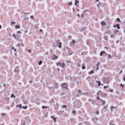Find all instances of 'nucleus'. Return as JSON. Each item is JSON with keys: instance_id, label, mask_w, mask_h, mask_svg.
<instances>
[{"instance_id": "obj_1", "label": "nucleus", "mask_w": 125, "mask_h": 125, "mask_svg": "<svg viewBox=\"0 0 125 125\" xmlns=\"http://www.w3.org/2000/svg\"><path fill=\"white\" fill-rule=\"evenodd\" d=\"M62 88H65L66 89L68 90L67 87L68 86L67 84L66 83H64L61 85Z\"/></svg>"}, {"instance_id": "obj_2", "label": "nucleus", "mask_w": 125, "mask_h": 125, "mask_svg": "<svg viewBox=\"0 0 125 125\" xmlns=\"http://www.w3.org/2000/svg\"><path fill=\"white\" fill-rule=\"evenodd\" d=\"M100 102L101 103V105H104L105 104V101H103L101 99H100Z\"/></svg>"}, {"instance_id": "obj_3", "label": "nucleus", "mask_w": 125, "mask_h": 125, "mask_svg": "<svg viewBox=\"0 0 125 125\" xmlns=\"http://www.w3.org/2000/svg\"><path fill=\"white\" fill-rule=\"evenodd\" d=\"M54 87L55 88H58V84L56 82H54Z\"/></svg>"}, {"instance_id": "obj_4", "label": "nucleus", "mask_w": 125, "mask_h": 125, "mask_svg": "<svg viewBox=\"0 0 125 125\" xmlns=\"http://www.w3.org/2000/svg\"><path fill=\"white\" fill-rule=\"evenodd\" d=\"M76 42V41L74 39L73 40V41L71 42V44H72V45H74L75 44V43Z\"/></svg>"}, {"instance_id": "obj_5", "label": "nucleus", "mask_w": 125, "mask_h": 125, "mask_svg": "<svg viewBox=\"0 0 125 125\" xmlns=\"http://www.w3.org/2000/svg\"><path fill=\"white\" fill-rule=\"evenodd\" d=\"M105 22H101V24L102 26H104L105 25Z\"/></svg>"}, {"instance_id": "obj_6", "label": "nucleus", "mask_w": 125, "mask_h": 125, "mask_svg": "<svg viewBox=\"0 0 125 125\" xmlns=\"http://www.w3.org/2000/svg\"><path fill=\"white\" fill-rule=\"evenodd\" d=\"M62 63H61V62H57L56 63V65L57 66L61 65H62Z\"/></svg>"}, {"instance_id": "obj_7", "label": "nucleus", "mask_w": 125, "mask_h": 125, "mask_svg": "<svg viewBox=\"0 0 125 125\" xmlns=\"http://www.w3.org/2000/svg\"><path fill=\"white\" fill-rule=\"evenodd\" d=\"M116 107L113 106H111L110 107V109H111V110L112 111H113V110L115 108V107Z\"/></svg>"}, {"instance_id": "obj_8", "label": "nucleus", "mask_w": 125, "mask_h": 125, "mask_svg": "<svg viewBox=\"0 0 125 125\" xmlns=\"http://www.w3.org/2000/svg\"><path fill=\"white\" fill-rule=\"evenodd\" d=\"M61 66L62 68H64L65 67V64L64 63H62V65H61Z\"/></svg>"}, {"instance_id": "obj_9", "label": "nucleus", "mask_w": 125, "mask_h": 125, "mask_svg": "<svg viewBox=\"0 0 125 125\" xmlns=\"http://www.w3.org/2000/svg\"><path fill=\"white\" fill-rule=\"evenodd\" d=\"M15 27L16 29H18L19 28H20V26H19L16 25Z\"/></svg>"}, {"instance_id": "obj_10", "label": "nucleus", "mask_w": 125, "mask_h": 125, "mask_svg": "<svg viewBox=\"0 0 125 125\" xmlns=\"http://www.w3.org/2000/svg\"><path fill=\"white\" fill-rule=\"evenodd\" d=\"M104 39L106 40H107L108 39L107 38V37L106 36H104Z\"/></svg>"}, {"instance_id": "obj_11", "label": "nucleus", "mask_w": 125, "mask_h": 125, "mask_svg": "<svg viewBox=\"0 0 125 125\" xmlns=\"http://www.w3.org/2000/svg\"><path fill=\"white\" fill-rule=\"evenodd\" d=\"M116 26L117 27V29H120V27L119 26V24L116 25Z\"/></svg>"}, {"instance_id": "obj_12", "label": "nucleus", "mask_w": 125, "mask_h": 125, "mask_svg": "<svg viewBox=\"0 0 125 125\" xmlns=\"http://www.w3.org/2000/svg\"><path fill=\"white\" fill-rule=\"evenodd\" d=\"M94 72L93 70H92L91 71H90V72H89V73L90 74H92V73H93Z\"/></svg>"}, {"instance_id": "obj_13", "label": "nucleus", "mask_w": 125, "mask_h": 125, "mask_svg": "<svg viewBox=\"0 0 125 125\" xmlns=\"http://www.w3.org/2000/svg\"><path fill=\"white\" fill-rule=\"evenodd\" d=\"M42 63V61H40L38 63V64L40 65Z\"/></svg>"}, {"instance_id": "obj_14", "label": "nucleus", "mask_w": 125, "mask_h": 125, "mask_svg": "<svg viewBox=\"0 0 125 125\" xmlns=\"http://www.w3.org/2000/svg\"><path fill=\"white\" fill-rule=\"evenodd\" d=\"M14 49V47H12V49L13 50H14V51H15V52L16 51V49Z\"/></svg>"}, {"instance_id": "obj_15", "label": "nucleus", "mask_w": 125, "mask_h": 125, "mask_svg": "<svg viewBox=\"0 0 125 125\" xmlns=\"http://www.w3.org/2000/svg\"><path fill=\"white\" fill-rule=\"evenodd\" d=\"M27 107V106H25L24 107L23 106L22 107L24 109H26Z\"/></svg>"}, {"instance_id": "obj_16", "label": "nucleus", "mask_w": 125, "mask_h": 125, "mask_svg": "<svg viewBox=\"0 0 125 125\" xmlns=\"http://www.w3.org/2000/svg\"><path fill=\"white\" fill-rule=\"evenodd\" d=\"M72 4V3L71 2H69L68 3V4L69 5H71Z\"/></svg>"}, {"instance_id": "obj_17", "label": "nucleus", "mask_w": 125, "mask_h": 125, "mask_svg": "<svg viewBox=\"0 0 125 125\" xmlns=\"http://www.w3.org/2000/svg\"><path fill=\"white\" fill-rule=\"evenodd\" d=\"M98 86H100V81H99L98 82Z\"/></svg>"}, {"instance_id": "obj_18", "label": "nucleus", "mask_w": 125, "mask_h": 125, "mask_svg": "<svg viewBox=\"0 0 125 125\" xmlns=\"http://www.w3.org/2000/svg\"><path fill=\"white\" fill-rule=\"evenodd\" d=\"M55 56V55H53V56L52 57V60H55L54 59V58L53 57H54Z\"/></svg>"}, {"instance_id": "obj_19", "label": "nucleus", "mask_w": 125, "mask_h": 125, "mask_svg": "<svg viewBox=\"0 0 125 125\" xmlns=\"http://www.w3.org/2000/svg\"><path fill=\"white\" fill-rule=\"evenodd\" d=\"M53 119L54 121V122H56V118H53Z\"/></svg>"}, {"instance_id": "obj_20", "label": "nucleus", "mask_w": 125, "mask_h": 125, "mask_svg": "<svg viewBox=\"0 0 125 125\" xmlns=\"http://www.w3.org/2000/svg\"><path fill=\"white\" fill-rule=\"evenodd\" d=\"M30 18L31 19H34L33 16H31L30 17Z\"/></svg>"}, {"instance_id": "obj_21", "label": "nucleus", "mask_w": 125, "mask_h": 125, "mask_svg": "<svg viewBox=\"0 0 125 125\" xmlns=\"http://www.w3.org/2000/svg\"><path fill=\"white\" fill-rule=\"evenodd\" d=\"M15 23V21H13V22L11 23L10 24L11 25H12L14 23Z\"/></svg>"}, {"instance_id": "obj_22", "label": "nucleus", "mask_w": 125, "mask_h": 125, "mask_svg": "<svg viewBox=\"0 0 125 125\" xmlns=\"http://www.w3.org/2000/svg\"><path fill=\"white\" fill-rule=\"evenodd\" d=\"M83 66H82V68L83 69H85V68L83 66V64H82Z\"/></svg>"}, {"instance_id": "obj_23", "label": "nucleus", "mask_w": 125, "mask_h": 125, "mask_svg": "<svg viewBox=\"0 0 125 125\" xmlns=\"http://www.w3.org/2000/svg\"><path fill=\"white\" fill-rule=\"evenodd\" d=\"M117 21H118L119 22H120L121 21L120 20L119 18H117Z\"/></svg>"}, {"instance_id": "obj_24", "label": "nucleus", "mask_w": 125, "mask_h": 125, "mask_svg": "<svg viewBox=\"0 0 125 125\" xmlns=\"http://www.w3.org/2000/svg\"><path fill=\"white\" fill-rule=\"evenodd\" d=\"M99 112L98 111H97L96 112V114H99Z\"/></svg>"}, {"instance_id": "obj_25", "label": "nucleus", "mask_w": 125, "mask_h": 125, "mask_svg": "<svg viewBox=\"0 0 125 125\" xmlns=\"http://www.w3.org/2000/svg\"><path fill=\"white\" fill-rule=\"evenodd\" d=\"M109 87V86H104V89H105V88H107L108 87Z\"/></svg>"}, {"instance_id": "obj_26", "label": "nucleus", "mask_w": 125, "mask_h": 125, "mask_svg": "<svg viewBox=\"0 0 125 125\" xmlns=\"http://www.w3.org/2000/svg\"><path fill=\"white\" fill-rule=\"evenodd\" d=\"M97 99L98 100H100V99L99 98V97L98 96H97Z\"/></svg>"}, {"instance_id": "obj_27", "label": "nucleus", "mask_w": 125, "mask_h": 125, "mask_svg": "<svg viewBox=\"0 0 125 125\" xmlns=\"http://www.w3.org/2000/svg\"><path fill=\"white\" fill-rule=\"evenodd\" d=\"M104 48L106 50H107L108 49V48L107 47H104Z\"/></svg>"}, {"instance_id": "obj_28", "label": "nucleus", "mask_w": 125, "mask_h": 125, "mask_svg": "<svg viewBox=\"0 0 125 125\" xmlns=\"http://www.w3.org/2000/svg\"><path fill=\"white\" fill-rule=\"evenodd\" d=\"M75 2L76 3H79V1L76 0H75Z\"/></svg>"}, {"instance_id": "obj_29", "label": "nucleus", "mask_w": 125, "mask_h": 125, "mask_svg": "<svg viewBox=\"0 0 125 125\" xmlns=\"http://www.w3.org/2000/svg\"><path fill=\"white\" fill-rule=\"evenodd\" d=\"M72 112L73 113H75V111L73 110L72 111Z\"/></svg>"}, {"instance_id": "obj_30", "label": "nucleus", "mask_w": 125, "mask_h": 125, "mask_svg": "<svg viewBox=\"0 0 125 125\" xmlns=\"http://www.w3.org/2000/svg\"><path fill=\"white\" fill-rule=\"evenodd\" d=\"M60 41L59 40H56V42H59Z\"/></svg>"}, {"instance_id": "obj_31", "label": "nucleus", "mask_w": 125, "mask_h": 125, "mask_svg": "<svg viewBox=\"0 0 125 125\" xmlns=\"http://www.w3.org/2000/svg\"><path fill=\"white\" fill-rule=\"evenodd\" d=\"M66 106L63 105V106L62 107V108H66Z\"/></svg>"}, {"instance_id": "obj_32", "label": "nucleus", "mask_w": 125, "mask_h": 125, "mask_svg": "<svg viewBox=\"0 0 125 125\" xmlns=\"http://www.w3.org/2000/svg\"><path fill=\"white\" fill-rule=\"evenodd\" d=\"M120 85L121 86H122L123 87H124V85H122L121 83L120 84Z\"/></svg>"}, {"instance_id": "obj_33", "label": "nucleus", "mask_w": 125, "mask_h": 125, "mask_svg": "<svg viewBox=\"0 0 125 125\" xmlns=\"http://www.w3.org/2000/svg\"><path fill=\"white\" fill-rule=\"evenodd\" d=\"M19 107H20V108H21V104H20L19 105Z\"/></svg>"}, {"instance_id": "obj_34", "label": "nucleus", "mask_w": 125, "mask_h": 125, "mask_svg": "<svg viewBox=\"0 0 125 125\" xmlns=\"http://www.w3.org/2000/svg\"><path fill=\"white\" fill-rule=\"evenodd\" d=\"M28 51L29 52H31V50H28Z\"/></svg>"}, {"instance_id": "obj_35", "label": "nucleus", "mask_w": 125, "mask_h": 125, "mask_svg": "<svg viewBox=\"0 0 125 125\" xmlns=\"http://www.w3.org/2000/svg\"><path fill=\"white\" fill-rule=\"evenodd\" d=\"M13 95H14V94H11V95L10 97H11V98H12V97L13 96Z\"/></svg>"}, {"instance_id": "obj_36", "label": "nucleus", "mask_w": 125, "mask_h": 125, "mask_svg": "<svg viewBox=\"0 0 125 125\" xmlns=\"http://www.w3.org/2000/svg\"><path fill=\"white\" fill-rule=\"evenodd\" d=\"M100 55L101 56L102 55V52H100Z\"/></svg>"}, {"instance_id": "obj_37", "label": "nucleus", "mask_w": 125, "mask_h": 125, "mask_svg": "<svg viewBox=\"0 0 125 125\" xmlns=\"http://www.w3.org/2000/svg\"><path fill=\"white\" fill-rule=\"evenodd\" d=\"M17 33H21V32L20 31H17Z\"/></svg>"}, {"instance_id": "obj_38", "label": "nucleus", "mask_w": 125, "mask_h": 125, "mask_svg": "<svg viewBox=\"0 0 125 125\" xmlns=\"http://www.w3.org/2000/svg\"><path fill=\"white\" fill-rule=\"evenodd\" d=\"M109 125H115L114 124H111L110 123Z\"/></svg>"}, {"instance_id": "obj_39", "label": "nucleus", "mask_w": 125, "mask_h": 125, "mask_svg": "<svg viewBox=\"0 0 125 125\" xmlns=\"http://www.w3.org/2000/svg\"><path fill=\"white\" fill-rule=\"evenodd\" d=\"M123 80L125 82V77H124L123 78Z\"/></svg>"}, {"instance_id": "obj_40", "label": "nucleus", "mask_w": 125, "mask_h": 125, "mask_svg": "<svg viewBox=\"0 0 125 125\" xmlns=\"http://www.w3.org/2000/svg\"><path fill=\"white\" fill-rule=\"evenodd\" d=\"M59 47L60 48H61V45H60L59 46Z\"/></svg>"}, {"instance_id": "obj_41", "label": "nucleus", "mask_w": 125, "mask_h": 125, "mask_svg": "<svg viewBox=\"0 0 125 125\" xmlns=\"http://www.w3.org/2000/svg\"><path fill=\"white\" fill-rule=\"evenodd\" d=\"M92 104L94 105V106L95 105V104H94V102H92Z\"/></svg>"}, {"instance_id": "obj_42", "label": "nucleus", "mask_w": 125, "mask_h": 125, "mask_svg": "<svg viewBox=\"0 0 125 125\" xmlns=\"http://www.w3.org/2000/svg\"><path fill=\"white\" fill-rule=\"evenodd\" d=\"M42 107L43 108H44L45 107L44 106H42Z\"/></svg>"}, {"instance_id": "obj_43", "label": "nucleus", "mask_w": 125, "mask_h": 125, "mask_svg": "<svg viewBox=\"0 0 125 125\" xmlns=\"http://www.w3.org/2000/svg\"><path fill=\"white\" fill-rule=\"evenodd\" d=\"M15 34H13V36H15V38H16V36H15Z\"/></svg>"}, {"instance_id": "obj_44", "label": "nucleus", "mask_w": 125, "mask_h": 125, "mask_svg": "<svg viewBox=\"0 0 125 125\" xmlns=\"http://www.w3.org/2000/svg\"><path fill=\"white\" fill-rule=\"evenodd\" d=\"M113 90H110V92H113Z\"/></svg>"}, {"instance_id": "obj_45", "label": "nucleus", "mask_w": 125, "mask_h": 125, "mask_svg": "<svg viewBox=\"0 0 125 125\" xmlns=\"http://www.w3.org/2000/svg\"><path fill=\"white\" fill-rule=\"evenodd\" d=\"M2 28L1 26V25H0V29H1Z\"/></svg>"}, {"instance_id": "obj_46", "label": "nucleus", "mask_w": 125, "mask_h": 125, "mask_svg": "<svg viewBox=\"0 0 125 125\" xmlns=\"http://www.w3.org/2000/svg\"><path fill=\"white\" fill-rule=\"evenodd\" d=\"M59 44H60V45H61L62 44V43H61V42H60V43H59Z\"/></svg>"}, {"instance_id": "obj_47", "label": "nucleus", "mask_w": 125, "mask_h": 125, "mask_svg": "<svg viewBox=\"0 0 125 125\" xmlns=\"http://www.w3.org/2000/svg\"><path fill=\"white\" fill-rule=\"evenodd\" d=\"M26 19H27V17H25L24 18V20H26Z\"/></svg>"}, {"instance_id": "obj_48", "label": "nucleus", "mask_w": 125, "mask_h": 125, "mask_svg": "<svg viewBox=\"0 0 125 125\" xmlns=\"http://www.w3.org/2000/svg\"><path fill=\"white\" fill-rule=\"evenodd\" d=\"M74 4H75L76 6V5H77V4L76 3V2H75V3H74Z\"/></svg>"}, {"instance_id": "obj_49", "label": "nucleus", "mask_w": 125, "mask_h": 125, "mask_svg": "<svg viewBox=\"0 0 125 125\" xmlns=\"http://www.w3.org/2000/svg\"><path fill=\"white\" fill-rule=\"evenodd\" d=\"M5 115V114L4 113H3L2 114V115H3V116H4V115Z\"/></svg>"}, {"instance_id": "obj_50", "label": "nucleus", "mask_w": 125, "mask_h": 125, "mask_svg": "<svg viewBox=\"0 0 125 125\" xmlns=\"http://www.w3.org/2000/svg\"><path fill=\"white\" fill-rule=\"evenodd\" d=\"M101 52H102V53H104L105 52L104 51H102Z\"/></svg>"}, {"instance_id": "obj_51", "label": "nucleus", "mask_w": 125, "mask_h": 125, "mask_svg": "<svg viewBox=\"0 0 125 125\" xmlns=\"http://www.w3.org/2000/svg\"><path fill=\"white\" fill-rule=\"evenodd\" d=\"M3 84V86L4 87H5L6 86L5 84Z\"/></svg>"}, {"instance_id": "obj_52", "label": "nucleus", "mask_w": 125, "mask_h": 125, "mask_svg": "<svg viewBox=\"0 0 125 125\" xmlns=\"http://www.w3.org/2000/svg\"><path fill=\"white\" fill-rule=\"evenodd\" d=\"M54 116H51V117L52 118H53V117Z\"/></svg>"}, {"instance_id": "obj_53", "label": "nucleus", "mask_w": 125, "mask_h": 125, "mask_svg": "<svg viewBox=\"0 0 125 125\" xmlns=\"http://www.w3.org/2000/svg\"><path fill=\"white\" fill-rule=\"evenodd\" d=\"M111 38H112L113 37V35L111 36Z\"/></svg>"}, {"instance_id": "obj_54", "label": "nucleus", "mask_w": 125, "mask_h": 125, "mask_svg": "<svg viewBox=\"0 0 125 125\" xmlns=\"http://www.w3.org/2000/svg\"><path fill=\"white\" fill-rule=\"evenodd\" d=\"M96 66H97V67H98V64H96Z\"/></svg>"}, {"instance_id": "obj_55", "label": "nucleus", "mask_w": 125, "mask_h": 125, "mask_svg": "<svg viewBox=\"0 0 125 125\" xmlns=\"http://www.w3.org/2000/svg\"><path fill=\"white\" fill-rule=\"evenodd\" d=\"M116 25H115L114 26V28H115L116 27Z\"/></svg>"}, {"instance_id": "obj_56", "label": "nucleus", "mask_w": 125, "mask_h": 125, "mask_svg": "<svg viewBox=\"0 0 125 125\" xmlns=\"http://www.w3.org/2000/svg\"><path fill=\"white\" fill-rule=\"evenodd\" d=\"M77 16L78 17H79L80 16V15L79 14H78L77 15Z\"/></svg>"}, {"instance_id": "obj_57", "label": "nucleus", "mask_w": 125, "mask_h": 125, "mask_svg": "<svg viewBox=\"0 0 125 125\" xmlns=\"http://www.w3.org/2000/svg\"><path fill=\"white\" fill-rule=\"evenodd\" d=\"M55 58L57 59V58L58 57H57V56H56L55 57Z\"/></svg>"}, {"instance_id": "obj_58", "label": "nucleus", "mask_w": 125, "mask_h": 125, "mask_svg": "<svg viewBox=\"0 0 125 125\" xmlns=\"http://www.w3.org/2000/svg\"><path fill=\"white\" fill-rule=\"evenodd\" d=\"M79 92H80L81 91V90H79Z\"/></svg>"}, {"instance_id": "obj_59", "label": "nucleus", "mask_w": 125, "mask_h": 125, "mask_svg": "<svg viewBox=\"0 0 125 125\" xmlns=\"http://www.w3.org/2000/svg\"><path fill=\"white\" fill-rule=\"evenodd\" d=\"M16 96H14V99H15V98Z\"/></svg>"}, {"instance_id": "obj_60", "label": "nucleus", "mask_w": 125, "mask_h": 125, "mask_svg": "<svg viewBox=\"0 0 125 125\" xmlns=\"http://www.w3.org/2000/svg\"><path fill=\"white\" fill-rule=\"evenodd\" d=\"M108 56L109 57H110L111 56V55L110 54H109L108 55Z\"/></svg>"}, {"instance_id": "obj_61", "label": "nucleus", "mask_w": 125, "mask_h": 125, "mask_svg": "<svg viewBox=\"0 0 125 125\" xmlns=\"http://www.w3.org/2000/svg\"><path fill=\"white\" fill-rule=\"evenodd\" d=\"M29 18L28 17H27L26 19L27 20H28L29 19Z\"/></svg>"}, {"instance_id": "obj_62", "label": "nucleus", "mask_w": 125, "mask_h": 125, "mask_svg": "<svg viewBox=\"0 0 125 125\" xmlns=\"http://www.w3.org/2000/svg\"><path fill=\"white\" fill-rule=\"evenodd\" d=\"M40 31H42V29H40Z\"/></svg>"}, {"instance_id": "obj_63", "label": "nucleus", "mask_w": 125, "mask_h": 125, "mask_svg": "<svg viewBox=\"0 0 125 125\" xmlns=\"http://www.w3.org/2000/svg\"><path fill=\"white\" fill-rule=\"evenodd\" d=\"M57 70H58V71H59V70H60V69H59V68H58L57 69Z\"/></svg>"}, {"instance_id": "obj_64", "label": "nucleus", "mask_w": 125, "mask_h": 125, "mask_svg": "<svg viewBox=\"0 0 125 125\" xmlns=\"http://www.w3.org/2000/svg\"><path fill=\"white\" fill-rule=\"evenodd\" d=\"M122 70H121V71H120V73H122Z\"/></svg>"}]
</instances>
